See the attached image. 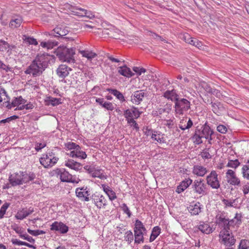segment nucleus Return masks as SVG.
Returning a JSON list of instances; mask_svg holds the SVG:
<instances>
[{"instance_id":"25","label":"nucleus","mask_w":249,"mask_h":249,"mask_svg":"<svg viewBox=\"0 0 249 249\" xmlns=\"http://www.w3.org/2000/svg\"><path fill=\"white\" fill-rule=\"evenodd\" d=\"M202 207L201 203L197 202L194 205H190L189 211L192 215H198L201 212Z\"/></svg>"},{"instance_id":"22","label":"nucleus","mask_w":249,"mask_h":249,"mask_svg":"<svg viewBox=\"0 0 249 249\" xmlns=\"http://www.w3.org/2000/svg\"><path fill=\"white\" fill-rule=\"evenodd\" d=\"M118 69V73L123 76L129 78L134 75V73L131 71L130 69L127 67L125 65L123 66L119 67Z\"/></svg>"},{"instance_id":"46","label":"nucleus","mask_w":249,"mask_h":249,"mask_svg":"<svg viewBox=\"0 0 249 249\" xmlns=\"http://www.w3.org/2000/svg\"><path fill=\"white\" fill-rule=\"evenodd\" d=\"M192 183H193L192 179L190 178H186L185 180L182 181L179 185L182 187L184 190L187 189Z\"/></svg>"},{"instance_id":"61","label":"nucleus","mask_w":249,"mask_h":249,"mask_svg":"<svg viewBox=\"0 0 249 249\" xmlns=\"http://www.w3.org/2000/svg\"><path fill=\"white\" fill-rule=\"evenodd\" d=\"M202 87L207 92L210 94L212 93L213 89V88H212L210 85L205 82L202 84Z\"/></svg>"},{"instance_id":"4","label":"nucleus","mask_w":249,"mask_h":249,"mask_svg":"<svg viewBox=\"0 0 249 249\" xmlns=\"http://www.w3.org/2000/svg\"><path fill=\"white\" fill-rule=\"evenodd\" d=\"M53 172L57 177H59L62 182L78 183L80 181V179L76 180L72 178V176L64 168H56L53 170Z\"/></svg>"},{"instance_id":"19","label":"nucleus","mask_w":249,"mask_h":249,"mask_svg":"<svg viewBox=\"0 0 249 249\" xmlns=\"http://www.w3.org/2000/svg\"><path fill=\"white\" fill-rule=\"evenodd\" d=\"M155 131V130L152 128H149L148 127H146L145 130L144 131V134L147 136L151 135V138L152 139H154L160 143H165L166 141L164 137L156 138L157 134L154 133Z\"/></svg>"},{"instance_id":"48","label":"nucleus","mask_w":249,"mask_h":249,"mask_svg":"<svg viewBox=\"0 0 249 249\" xmlns=\"http://www.w3.org/2000/svg\"><path fill=\"white\" fill-rule=\"evenodd\" d=\"M124 240L128 242V243H131L134 239V236L132 232L131 231H127L124 235Z\"/></svg>"},{"instance_id":"63","label":"nucleus","mask_w":249,"mask_h":249,"mask_svg":"<svg viewBox=\"0 0 249 249\" xmlns=\"http://www.w3.org/2000/svg\"><path fill=\"white\" fill-rule=\"evenodd\" d=\"M28 216L27 213H23L22 211H21L19 212H18L17 214L16 215L15 217L18 220H22Z\"/></svg>"},{"instance_id":"62","label":"nucleus","mask_w":249,"mask_h":249,"mask_svg":"<svg viewBox=\"0 0 249 249\" xmlns=\"http://www.w3.org/2000/svg\"><path fill=\"white\" fill-rule=\"evenodd\" d=\"M103 107L110 111H112L114 109V107L112 103L109 102H105V103H104Z\"/></svg>"},{"instance_id":"47","label":"nucleus","mask_w":249,"mask_h":249,"mask_svg":"<svg viewBox=\"0 0 249 249\" xmlns=\"http://www.w3.org/2000/svg\"><path fill=\"white\" fill-rule=\"evenodd\" d=\"M130 109L132 113L133 116H134L133 117H134L135 119H137L140 117L142 113L141 111H139L138 107H136L134 106H132V107Z\"/></svg>"},{"instance_id":"44","label":"nucleus","mask_w":249,"mask_h":249,"mask_svg":"<svg viewBox=\"0 0 249 249\" xmlns=\"http://www.w3.org/2000/svg\"><path fill=\"white\" fill-rule=\"evenodd\" d=\"M23 39L25 42L31 45H36L38 43L36 40L32 37L28 36L26 35L23 36Z\"/></svg>"},{"instance_id":"15","label":"nucleus","mask_w":249,"mask_h":249,"mask_svg":"<svg viewBox=\"0 0 249 249\" xmlns=\"http://www.w3.org/2000/svg\"><path fill=\"white\" fill-rule=\"evenodd\" d=\"M50 230L59 231L61 234H65L68 231L69 227L61 222L55 221L51 225Z\"/></svg>"},{"instance_id":"21","label":"nucleus","mask_w":249,"mask_h":249,"mask_svg":"<svg viewBox=\"0 0 249 249\" xmlns=\"http://www.w3.org/2000/svg\"><path fill=\"white\" fill-rule=\"evenodd\" d=\"M193 173L199 177H203L208 172L206 168L200 165H195L193 168Z\"/></svg>"},{"instance_id":"29","label":"nucleus","mask_w":249,"mask_h":249,"mask_svg":"<svg viewBox=\"0 0 249 249\" xmlns=\"http://www.w3.org/2000/svg\"><path fill=\"white\" fill-rule=\"evenodd\" d=\"M10 98L6 91L2 87H0V104L3 101V104L9 103Z\"/></svg>"},{"instance_id":"3","label":"nucleus","mask_w":249,"mask_h":249,"mask_svg":"<svg viewBox=\"0 0 249 249\" xmlns=\"http://www.w3.org/2000/svg\"><path fill=\"white\" fill-rule=\"evenodd\" d=\"M174 108L177 117L186 115L191 108V103L187 99L180 97L175 103Z\"/></svg>"},{"instance_id":"35","label":"nucleus","mask_w":249,"mask_h":249,"mask_svg":"<svg viewBox=\"0 0 249 249\" xmlns=\"http://www.w3.org/2000/svg\"><path fill=\"white\" fill-rule=\"evenodd\" d=\"M134 231H146V229L143 224L139 219L135 220Z\"/></svg>"},{"instance_id":"57","label":"nucleus","mask_w":249,"mask_h":249,"mask_svg":"<svg viewBox=\"0 0 249 249\" xmlns=\"http://www.w3.org/2000/svg\"><path fill=\"white\" fill-rule=\"evenodd\" d=\"M19 117L17 115H13L9 117H8L5 119H3L0 121V124H5L6 123H10L11 121L14 120L18 119Z\"/></svg>"},{"instance_id":"7","label":"nucleus","mask_w":249,"mask_h":249,"mask_svg":"<svg viewBox=\"0 0 249 249\" xmlns=\"http://www.w3.org/2000/svg\"><path fill=\"white\" fill-rule=\"evenodd\" d=\"M219 237L220 238L219 240L220 243L226 247H231L235 243L236 239L231 232L220 233Z\"/></svg>"},{"instance_id":"58","label":"nucleus","mask_w":249,"mask_h":249,"mask_svg":"<svg viewBox=\"0 0 249 249\" xmlns=\"http://www.w3.org/2000/svg\"><path fill=\"white\" fill-rule=\"evenodd\" d=\"M121 209L123 211L124 213H126L128 217H130L132 214L130 211L128 207L125 203H123L121 206Z\"/></svg>"},{"instance_id":"30","label":"nucleus","mask_w":249,"mask_h":249,"mask_svg":"<svg viewBox=\"0 0 249 249\" xmlns=\"http://www.w3.org/2000/svg\"><path fill=\"white\" fill-rule=\"evenodd\" d=\"M135 236V243L139 244L144 242V235L146 231H134Z\"/></svg>"},{"instance_id":"45","label":"nucleus","mask_w":249,"mask_h":249,"mask_svg":"<svg viewBox=\"0 0 249 249\" xmlns=\"http://www.w3.org/2000/svg\"><path fill=\"white\" fill-rule=\"evenodd\" d=\"M238 249H249V240L242 239L240 241Z\"/></svg>"},{"instance_id":"33","label":"nucleus","mask_w":249,"mask_h":249,"mask_svg":"<svg viewBox=\"0 0 249 249\" xmlns=\"http://www.w3.org/2000/svg\"><path fill=\"white\" fill-rule=\"evenodd\" d=\"M45 102L47 103V105L51 104L53 107L62 104L61 98H53L51 96L47 97Z\"/></svg>"},{"instance_id":"55","label":"nucleus","mask_w":249,"mask_h":249,"mask_svg":"<svg viewBox=\"0 0 249 249\" xmlns=\"http://www.w3.org/2000/svg\"><path fill=\"white\" fill-rule=\"evenodd\" d=\"M65 147L69 150H75L79 148V145L72 142H69L65 144Z\"/></svg>"},{"instance_id":"5","label":"nucleus","mask_w":249,"mask_h":249,"mask_svg":"<svg viewBox=\"0 0 249 249\" xmlns=\"http://www.w3.org/2000/svg\"><path fill=\"white\" fill-rule=\"evenodd\" d=\"M44 71L45 70L34 59L25 71L24 73L26 74L32 75L33 77H36L42 75Z\"/></svg>"},{"instance_id":"40","label":"nucleus","mask_w":249,"mask_h":249,"mask_svg":"<svg viewBox=\"0 0 249 249\" xmlns=\"http://www.w3.org/2000/svg\"><path fill=\"white\" fill-rule=\"evenodd\" d=\"M79 52L83 57L87 58L88 60H91L97 56L95 53L88 51H80Z\"/></svg>"},{"instance_id":"18","label":"nucleus","mask_w":249,"mask_h":249,"mask_svg":"<svg viewBox=\"0 0 249 249\" xmlns=\"http://www.w3.org/2000/svg\"><path fill=\"white\" fill-rule=\"evenodd\" d=\"M16 48L15 45H10L7 42L0 39V52L6 53L9 55L12 53V50Z\"/></svg>"},{"instance_id":"16","label":"nucleus","mask_w":249,"mask_h":249,"mask_svg":"<svg viewBox=\"0 0 249 249\" xmlns=\"http://www.w3.org/2000/svg\"><path fill=\"white\" fill-rule=\"evenodd\" d=\"M72 69L66 65H60L56 70V74L60 78H62V81L69 74L70 71Z\"/></svg>"},{"instance_id":"51","label":"nucleus","mask_w":249,"mask_h":249,"mask_svg":"<svg viewBox=\"0 0 249 249\" xmlns=\"http://www.w3.org/2000/svg\"><path fill=\"white\" fill-rule=\"evenodd\" d=\"M124 115L127 121V122H129L130 120L135 119L133 117L134 116H133L132 113L129 109H126L124 111Z\"/></svg>"},{"instance_id":"14","label":"nucleus","mask_w":249,"mask_h":249,"mask_svg":"<svg viewBox=\"0 0 249 249\" xmlns=\"http://www.w3.org/2000/svg\"><path fill=\"white\" fill-rule=\"evenodd\" d=\"M210 126L207 124V123L202 125L200 127L197 126L195 131L196 133L202 138H208L209 134L212 131Z\"/></svg>"},{"instance_id":"9","label":"nucleus","mask_w":249,"mask_h":249,"mask_svg":"<svg viewBox=\"0 0 249 249\" xmlns=\"http://www.w3.org/2000/svg\"><path fill=\"white\" fill-rule=\"evenodd\" d=\"M207 184L213 189H217L220 186V181L218 179V174L215 170L211 172L206 177Z\"/></svg>"},{"instance_id":"27","label":"nucleus","mask_w":249,"mask_h":249,"mask_svg":"<svg viewBox=\"0 0 249 249\" xmlns=\"http://www.w3.org/2000/svg\"><path fill=\"white\" fill-rule=\"evenodd\" d=\"M69 9L75 15L79 17H84L86 10L77 6L71 5Z\"/></svg>"},{"instance_id":"59","label":"nucleus","mask_w":249,"mask_h":249,"mask_svg":"<svg viewBox=\"0 0 249 249\" xmlns=\"http://www.w3.org/2000/svg\"><path fill=\"white\" fill-rule=\"evenodd\" d=\"M216 223L219 225L220 226L221 224H222L223 222H224L225 220L227 219V218H226L225 217H224L222 215H217L216 216Z\"/></svg>"},{"instance_id":"13","label":"nucleus","mask_w":249,"mask_h":249,"mask_svg":"<svg viewBox=\"0 0 249 249\" xmlns=\"http://www.w3.org/2000/svg\"><path fill=\"white\" fill-rule=\"evenodd\" d=\"M146 96V93L144 90H137L132 94L130 97L131 101L134 104L139 105L143 100V98Z\"/></svg>"},{"instance_id":"50","label":"nucleus","mask_w":249,"mask_h":249,"mask_svg":"<svg viewBox=\"0 0 249 249\" xmlns=\"http://www.w3.org/2000/svg\"><path fill=\"white\" fill-rule=\"evenodd\" d=\"M9 205V203L5 202L1 206V207L0 209V219H1L3 217L4 215L6 213V210L8 209Z\"/></svg>"},{"instance_id":"6","label":"nucleus","mask_w":249,"mask_h":249,"mask_svg":"<svg viewBox=\"0 0 249 249\" xmlns=\"http://www.w3.org/2000/svg\"><path fill=\"white\" fill-rule=\"evenodd\" d=\"M194 193L201 196L206 195L208 193V188L204 180L199 178L195 180L192 185Z\"/></svg>"},{"instance_id":"36","label":"nucleus","mask_w":249,"mask_h":249,"mask_svg":"<svg viewBox=\"0 0 249 249\" xmlns=\"http://www.w3.org/2000/svg\"><path fill=\"white\" fill-rule=\"evenodd\" d=\"M242 174L244 178L249 180V160H247L246 164L243 165Z\"/></svg>"},{"instance_id":"26","label":"nucleus","mask_w":249,"mask_h":249,"mask_svg":"<svg viewBox=\"0 0 249 249\" xmlns=\"http://www.w3.org/2000/svg\"><path fill=\"white\" fill-rule=\"evenodd\" d=\"M102 187L104 191L107 195L109 199L112 201L117 198V196L115 192L113 191L106 184H102Z\"/></svg>"},{"instance_id":"52","label":"nucleus","mask_w":249,"mask_h":249,"mask_svg":"<svg viewBox=\"0 0 249 249\" xmlns=\"http://www.w3.org/2000/svg\"><path fill=\"white\" fill-rule=\"evenodd\" d=\"M27 231L30 234L33 235V236H37L40 234H43L45 233V231L42 230H32L30 229H27Z\"/></svg>"},{"instance_id":"23","label":"nucleus","mask_w":249,"mask_h":249,"mask_svg":"<svg viewBox=\"0 0 249 249\" xmlns=\"http://www.w3.org/2000/svg\"><path fill=\"white\" fill-rule=\"evenodd\" d=\"M65 165L75 171H79L82 169V164L72 159H69L65 163Z\"/></svg>"},{"instance_id":"38","label":"nucleus","mask_w":249,"mask_h":249,"mask_svg":"<svg viewBox=\"0 0 249 249\" xmlns=\"http://www.w3.org/2000/svg\"><path fill=\"white\" fill-rule=\"evenodd\" d=\"M93 171L91 174L92 177L98 178L102 179H105L107 178V176L104 175L102 173H101V169H96L94 167Z\"/></svg>"},{"instance_id":"20","label":"nucleus","mask_w":249,"mask_h":249,"mask_svg":"<svg viewBox=\"0 0 249 249\" xmlns=\"http://www.w3.org/2000/svg\"><path fill=\"white\" fill-rule=\"evenodd\" d=\"M194 228L197 229V231L199 230L202 233L205 234H210L213 231V230L210 227V225L203 221H200L199 225Z\"/></svg>"},{"instance_id":"64","label":"nucleus","mask_w":249,"mask_h":249,"mask_svg":"<svg viewBox=\"0 0 249 249\" xmlns=\"http://www.w3.org/2000/svg\"><path fill=\"white\" fill-rule=\"evenodd\" d=\"M133 71H134L139 75H141L142 73H144L146 71V70L144 68H140L137 67H134L133 68Z\"/></svg>"},{"instance_id":"54","label":"nucleus","mask_w":249,"mask_h":249,"mask_svg":"<svg viewBox=\"0 0 249 249\" xmlns=\"http://www.w3.org/2000/svg\"><path fill=\"white\" fill-rule=\"evenodd\" d=\"M192 139L194 140V142L196 144H200L203 142L202 141V137L197 134V133H194V134L192 137Z\"/></svg>"},{"instance_id":"12","label":"nucleus","mask_w":249,"mask_h":249,"mask_svg":"<svg viewBox=\"0 0 249 249\" xmlns=\"http://www.w3.org/2000/svg\"><path fill=\"white\" fill-rule=\"evenodd\" d=\"M75 194L76 196L82 200L89 201L90 199V190L87 187H86V188L83 187L76 188Z\"/></svg>"},{"instance_id":"11","label":"nucleus","mask_w":249,"mask_h":249,"mask_svg":"<svg viewBox=\"0 0 249 249\" xmlns=\"http://www.w3.org/2000/svg\"><path fill=\"white\" fill-rule=\"evenodd\" d=\"M226 178L227 181L230 185L234 186H241V181L240 179L236 176L235 172L229 169L226 173Z\"/></svg>"},{"instance_id":"8","label":"nucleus","mask_w":249,"mask_h":249,"mask_svg":"<svg viewBox=\"0 0 249 249\" xmlns=\"http://www.w3.org/2000/svg\"><path fill=\"white\" fill-rule=\"evenodd\" d=\"M51 59V55L46 53H38L34 59L35 61L45 70L49 66Z\"/></svg>"},{"instance_id":"39","label":"nucleus","mask_w":249,"mask_h":249,"mask_svg":"<svg viewBox=\"0 0 249 249\" xmlns=\"http://www.w3.org/2000/svg\"><path fill=\"white\" fill-rule=\"evenodd\" d=\"M26 102V100L23 99L21 96H19V97L14 98L12 101V106L15 107L19 105L25 104Z\"/></svg>"},{"instance_id":"41","label":"nucleus","mask_w":249,"mask_h":249,"mask_svg":"<svg viewBox=\"0 0 249 249\" xmlns=\"http://www.w3.org/2000/svg\"><path fill=\"white\" fill-rule=\"evenodd\" d=\"M230 224L229 222V219L227 218L226 220L224 221V222L222 223V224H221L220 226H221L223 228L221 230L220 233H227L230 232Z\"/></svg>"},{"instance_id":"10","label":"nucleus","mask_w":249,"mask_h":249,"mask_svg":"<svg viewBox=\"0 0 249 249\" xmlns=\"http://www.w3.org/2000/svg\"><path fill=\"white\" fill-rule=\"evenodd\" d=\"M90 199L99 209L105 207L107 205V200L105 196L98 192H95L90 196Z\"/></svg>"},{"instance_id":"49","label":"nucleus","mask_w":249,"mask_h":249,"mask_svg":"<svg viewBox=\"0 0 249 249\" xmlns=\"http://www.w3.org/2000/svg\"><path fill=\"white\" fill-rule=\"evenodd\" d=\"M81 148L79 145L78 149H75L76 154L77 155V158H79L81 159H85L87 158V154L85 152L81 150Z\"/></svg>"},{"instance_id":"32","label":"nucleus","mask_w":249,"mask_h":249,"mask_svg":"<svg viewBox=\"0 0 249 249\" xmlns=\"http://www.w3.org/2000/svg\"><path fill=\"white\" fill-rule=\"evenodd\" d=\"M161 229L159 226L154 227L152 230V232L151 233L149 242H152L154 241L156 238L160 235V233Z\"/></svg>"},{"instance_id":"60","label":"nucleus","mask_w":249,"mask_h":249,"mask_svg":"<svg viewBox=\"0 0 249 249\" xmlns=\"http://www.w3.org/2000/svg\"><path fill=\"white\" fill-rule=\"evenodd\" d=\"M128 124H129L131 126H133L134 129H135L137 131L139 130V126L138 124L135 121V119L130 120V121L127 122Z\"/></svg>"},{"instance_id":"31","label":"nucleus","mask_w":249,"mask_h":249,"mask_svg":"<svg viewBox=\"0 0 249 249\" xmlns=\"http://www.w3.org/2000/svg\"><path fill=\"white\" fill-rule=\"evenodd\" d=\"M107 90L114 95L121 102H123L125 101V100L123 94L118 90L108 88L107 89Z\"/></svg>"},{"instance_id":"56","label":"nucleus","mask_w":249,"mask_h":249,"mask_svg":"<svg viewBox=\"0 0 249 249\" xmlns=\"http://www.w3.org/2000/svg\"><path fill=\"white\" fill-rule=\"evenodd\" d=\"M184 38L186 43H188V44L192 45H193V44H194V43L196 42V39L191 37L190 35L188 34L185 35Z\"/></svg>"},{"instance_id":"34","label":"nucleus","mask_w":249,"mask_h":249,"mask_svg":"<svg viewBox=\"0 0 249 249\" xmlns=\"http://www.w3.org/2000/svg\"><path fill=\"white\" fill-rule=\"evenodd\" d=\"M212 110L215 114L219 113L224 109L223 105L219 102H213L212 104Z\"/></svg>"},{"instance_id":"28","label":"nucleus","mask_w":249,"mask_h":249,"mask_svg":"<svg viewBox=\"0 0 249 249\" xmlns=\"http://www.w3.org/2000/svg\"><path fill=\"white\" fill-rule=\"evenodd\" d=\"M51 157H50L48 154H44L42 157L39 159L40 164L45 168H49L52 167V163H50Z\"/></svg>"},{"instance_id":"53","label":"nucleus","mask_w":249,"mask_h":249,"mask_svg":"<svg viewBox=\"0 0 249 249\" xmlns=\"http://www.w3.org/2000/svg\"><path fill=\"white\" fill-rule=\"evenodd\" d=\"M20 180L21 181L22 184L23 183H26L29 182L28 178V174L25 172H20Z\"/></svg>"},{"instance_id":"2","label":"nucleus","mask_w":249,"mask_h":249,"mask_svg":"<svg viewBox=\"0 0 249 249\" xmlns=\"http://www.w3.org/2000/svg\"><path fill=\"white\" fill-rule=\"evenodd\" d=\"M75 53V48H68L65 46H60L56 51V55L59 60L68 63H74L73 55Z\"/></svg>"},{"instance_id":"43","label":"nucleus","mask_w":249,"mask_h":249,"mask_svg":"<svg viewBox=\"0 0 249 249\" xmlns=\"http://www.w3.org/2000/svg\"><path fill=\"white\" fill-rule=\"evenodd\" d=\"M210 147L205 148L202 152H201L200 155L203 159H210L212 158V156L210 155Z\"/></svg>"},{"instance_id":"1","label":"nucleus","mask_w":249,"mask_h":249,"mask_svg":"<svg viewBox=\"0 0 249 249\" xmlns=\"http://www.w3.org/2000/svg\"><path fill=\"white\" fill-rule=\"evenodd\" d=\"M68 27L62 25L57 26L51 33L45 32L44 35L46 36H50V38L46 41H42L40 43V45L43 48L47 49H52L58 44V42L53 39V37H56L58 39H65L68 40H73L72 37H63L67 35L69 31Z\"/></svg>"},{"instance_id":"37","label":"nucleus","mask_w":249,"mask_h":249,"mask_svg":"<svg viewBox=\"0 0 249 249\" xmlns=\"http://www.w3.org/2000/svg\"><path fill=\"white\" fill-rule=\"evenodd\" d=\"M22 22V18L21 17H18L17 18L12 19L9 26L12 28H16L20 26Z\"/></svg>"},{"instance_id":"42","label":"nucleus","mask_w":249,"mask_h":249,"mask_svg":"<svg viewBox=\"0 0 249 249\" xmlns=\"http://www.w3.org/2000/svg\"><path fill=\"white\" fill-rule=\"evenodd\" d=\"M240 162L237 159H236L235 160H230L226 166L228 167H231L236 169L240 165Z\"/></svg>"},{"instance_id":"24","label":"nucleus","mask_w":249,"mask_h":249,"mask_svg":"<svg viewBox=\"0 0 249 249\" xmlns=\"http://www.w3.org/2000/svg\"><path fill=\"white\" fill-rule=\"evenodd\" d=\"M9 181L12 186H15L22 184L20 180V175L15 173L14 175H11L9 177Z\"/></svg>"},{"instance_id":"17","label":"nucleus","mask_w":249,"mask_h":249,"mask_svg":"<svg viewBox=\"0 0 249 249\" xmlns=\"http://www.w3.org/2000/svg\"><path fill=\"white\" fill-rule=\"evenodd\" d=\"M162 96L168 100L174 102L175 104L180 98L179 95L174 89L167 90L163 93Z\"/></svg>"}]
</instances>
